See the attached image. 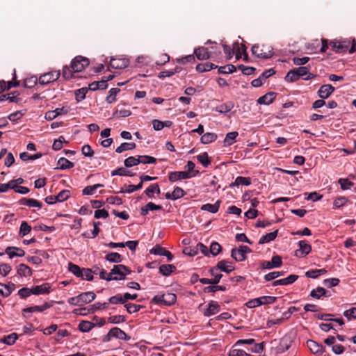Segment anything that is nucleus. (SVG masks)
<instances>
[{"instance_id": "f8f14e48", "label": "nucleus", "mask_w": 356, "mask_h": 356, "mask_svg": "<svg viewBox=\"0 0 356 356\" xmlns=\"http://www.w3.org/2000/svg\"><path fill=\"white\" fill-rule=\"evenodd\" d=\"M335 88L330 84L323 85L318 91V95L321 99H326L334 91Z\"/></svg>"}, {"instance_id": "4be33fe9", "label": "nucleus", "mask_w": 356, "mask_h": 356, "mask_svg": "<svg viewBox=\"0 0 356 356\" xmlns=\"http://www.w3.org/2000/svg\"><path fill=\"white\" fill-rule=\"evenodd\" d=\"M252 183L251 178L248 177H241L238 176L236 178L234 182H232L229 184L230 188H233L234 186H238L240 185L242 186H249Z\"/></svg>"}, {"instance_id": "0eeeda50", "label": "nucleus", "mask_w": 356, "mask_h": 356, "mask_svg": "<svg viewBox=\"0 0 356 356\" xmlns=\"http://www.w3.org/2000/svg\"><path fill=\"white\" fill-rule=\"evenodd\" d=\"M300 248L296 250L294 255L296 257L302 258L309 254L312 251V245L305 240L300 241L298 243Z\"/></svg>"}, {"instance_id": "423d86ee", "label": "nucleus", "mask_w": 356, "mask_h": 356, "mask_svg": "<svg viewBox=\"0 0 356 356\" xmlns=\"http://www.w3.org/2000/svg\"><path fill=\"white\" fill-rule=\"evenodd\" d=\"M54 301L51 302H45L42 305H35L26 308H24L22 309L23 316L26 318H29V316H26L25 313H31V312H42L44 310L51 308L54 305Z\"/></svg>"}, {"instance_id": "7c9ffc66", "label": "nucleus", "mask_w": 356, "mask_h": 356, "mask_svg": "<svg viewBox=\"0 0 356 356\" xmlns=\"http://www.w3.org/2000/svg\"><path fill=\"white\" fill-rule=\"evenodd\" d=\"M176 270V267L172 264H162L159 266V273L163 276H169Z\"/></svg>"}, {"instance_id": "338daca9", "label": "nucleus", "mask_w": 356, "mask_h": 356, "mask_svg": "<svg viewBox=\"0 0 356 356\" xmlns=\"http://www.w3.org/2000/svg\"><path fill=\"white\" fill-rule=\"evenodd\" d=\"M299 79V77L297 75L296 72L294 69L288 72L286 76H285V80L287 82H295Z\"/></svg>"}, {"instance_id": "c85d7f7f", "label": "nucleus", "mask_w": 356, "mask_h": 356, "mask_svg": "<svg viewBox=\"0 0 356 356\" xmlns=\"http://www.w3.org/2000/svg\"><path fill=\"white\" fill-rule=\"evenodd\" d=\"M68 270L70 272L73 273L76 277L83 278V268H81L76 264H74L72 262H70L68 264Z\"/></svg>"}, {"instance_id": "de8ad7c7", "label": "nucleus", "mask_w": 356, "mask_h": 356, "mask_svg": "<svg viewBox=\"0 0 356 356\" xmlns=\"http://www.w3.org/2000/svg\"><path fill=\"white\" fill-rule=\"evenodd\" d=\"M88 91V88L84 87L75 90V99L77 102L83 100L86 98V93Z\"/></svg>"}, {"instance_id": "6ab92c4d", "label": "nucleus", "mask_w": 356, "mask_h": 356, "mask_svg": "<svg viewBox=\"0 0 356 356\" xmlns=\"http://www.w3.org/2000/svg\"><path fill=\"white\" fill-rule=\"evenodd\" d=\"M220 311V305L217 302L210 301L208 304V307L204 312V316H211L216 314Z\"/></svg>"}, {"instance_id": "f3484780", "label": "nucleus", "mask_w": 356, "mask_h": 356, "mask_svg": "<svg viewBox=\"0 0 356 356\" xmlns=\"http://www.w3.org/2000/svg\"><path fill=\"white\" fill-rule=\"evenodd\" d=\"M112 332L113 338L118 339L119 340H123L125 341H129L131 337L127 334L124 331L118 327H114L111 329Z\"/></svg>"}, {"instance_id": "393cba45", "label": "nucleus", "mask_w": 356, "mask_h": 356, "mask_svg": "<svg viewBox=\"0 0 356 356\" xmlns=\"http://www.w3.org/2000/svg\"><path fill=\"white\" fill-rule=\"evenodd\" d=\"M96 326V324L88 321H81L79 325L78 329L81 332H90L93 327Z\"/></svg>"}, {"instance_id": "49530a36", "label": "nucleus", "mask_w": 356, "mask_h": 356, "mask_svg": "<svg viewBox=\"0 0 356 356\" xmlns=\"http://www.w3.org/2000/svg\"><path fill=\"white\" fill-rule=\"evenodd\" d=\"M236 71V67L232 64L226 65L221 66L218 68L219 74H231Z\"/></svg>"}, {"instance_id": "5701e85b", "label": "nucleus", "mask_w": 356, "mask_h": 356, "mask_svg": "<svg viewBox=\"0 0 356 356\" xmlns=\"http://www.w3.org/2000/svg\"><path fill=\"white\" fill-rule=\"evenodd\" d=\"M231 257L236 261H243L247 259V256L243 253L242 250L239 248V247L238 248H234L232 249Z\"/></svg>"}, {"instance_id": "680f3d73", "label": "nucleus", "mask_w": 356, "mask_h": 356, "mask_svg": "<svg viewBox=\"0 0 356 356\" xmlns=\"http://www.w3.org/2000/svg\"><path fill=\"white\" fill-rule=\"evenodd\" d=\"M284 271H273L270 272L266 275H264V280L266 282H269L271 280H273L276 279L277 277L284 275Z\"/></svg>"}, {"instance_id": "09e8293b", "label": "nucleus", "mask_w": 356, "mask_h": 356, "mask_svg": "<svg viewBox=\"0 0 356 356\" xmlns=\"http://www.w3.org/2000/svg\"><path fill=\"white\" fill-rule=\"evenodd\" d=\"M140 163V160L138 159V156H129L124 161V165L126 168H131L136 166Z\"/></svg>"}, {"instance_id": "37998d69", "label": "nucleus", "mask_w": 356, "mask_h": 356, "mask_svg": "<svg viewBox=\"0 0 356 356\" xmlns=\"http://www.w3.org/2000/svg\"><path fill=\"white\" fill-rule=\"evenodd\" d=\"M127 321V316L124 315H114L111 316L107 318L109 323L120 324Z\"/></svg>"}, {"instance_id": "052dcab7", "label": "nucleus", "mask_w": 356, "mask_h": 356, "mask_svg": "<svg viewBox=\"0 0 356 356\" xmlns=\"http://www.w3.org/2000/svg\"><path fill=\"white\" fill-rule=\"evenodd\" d=\"M310 69H311V66L309 65H308L307 66H301V67L300 66L297 68H294L299 79L300 77L305 76L307 74H308V71H309Z\"/></svg>"}, {"instance_id": "a18cd8bd", "label": "nucleus", "mask_w": 356, "mask_h": 356, "mask_svg": "<svg viewBox=\"0 0 356 356\" xmlns=\"http://www.w3.org/2000/svg\"><path fill=\"white\" fill-rule=\"evenodd\" d=\"M135 147L136 144L134 143H123L116 148L115 152L120 154L125 150L134 149Z\"/></svg>"}, {"instance_id": "864d4df0", "label": "nucleus", "mask_w": 356, "mask_h": 356, "mask_svg": "<svg viewBox=\"0 0 356 356\" xmlns=\"http://www.w3.org/2000/svg\"><path fill=\"white\" fill-rule=\"evenodd\" d=\"M163 297L165 300V306H171L177 301V296L173 293L163 294Z\"/></svg>"}, {"instance_id": "4468645a", "label": "nucleus", "mask_w": 356, "mask_h": 356, "mask_svg": "<svg viewBox=\"0 0 356 356\" xmlns=\"http://www.w3.org/2000/svg\"><path fill=\"white\" fill-rule=\"evenodd\" d=\"M307 345L311 352L314 354L321 355L325 351V347L313 340H308Z\"/></svg>"}, {"instance_id": "473e14b6", "label": "nucleus", "mask_w": 356, "mask_h": 356, "mask_svg": "<svg viewBox=\"0 0 356 356\" xmlns=\"http://www.w3.org/2000/svg\"><path fill=\"white\" fill-rule=\"evenodd\" d=\"M218 138V136L215 133L207 132L204 134L201 137V143L202 144H209L213 141H215Z\"/></svg>"}, {"instance_id": "6e6552de", "label": "nucleus", "mask_w": 356, "mask_h": 356, "mask_svg": "<svg viewBox=\"0 0 356 356\" xmlns=\"http://www.w3.org/2000/svg\"><path fill=\"white\" fill-rule=\"evenodd\" d=\"M213 53H216V51H209L208 48L204 47H199L194 49V54L200 60H207L212 57Z\"/></svg>"}, {"instance_id": "2eb2a0df", "label": "nucleus", "mask_w": 356, "mask_h": 356, "mask_svg": "<svg viewBox=\"0 0 356 356\" xmlns=\"http://www.w3.org/2000/svg\"><path fill=\"white\" fill-rule=\"evenodd\" d=\"M51 285L49 283L45 282L41 285H36L32 287L33 294H49L50 293Z\"/></svg>"}, {"instance_id": "ddd939ff", "label": "nucleus", "mask_w": 356, "mask_h": 356, "mask_svg": "<svg viewBox=\"0 0 356 356\" xmlns=\"http://www.w3.org/2000/svg\"><path fill=\"white\" fill-rule=\"evenodd\" d=\"M214 269H218L222 272L229 273L234 270V267L232 265V262L227 260L219 261L214 266Z\"/></svg>"}, {"instance_id": "f257e3e1", "label": "nucleus", "mask_w": 356, "mask_h": 356, "mask_svg": "<svg viewBox=\"0 0 356 356\" xmlns=\"http://www.w3.org/2000/svg\"><path fill=\"white\" fill-rule=\"evenodd\" d=\"M90 64L88 58L77 56L71 61L70 66L65 65L63 68L62 77L65 80L75 78L74 73L80 72Z\"/></svg>"}, {"instance_id": "f704fd0d", "label": "nucleus", "mask_w": 356, "mask_h": 356, "mask_svg": "<svg viewBox=\"0 0 356 356\" xmlns=\"http://www.w3.org/2000/svg\"><path fill=\"white\" fill-rule=\"evenodd\" d=\"M142 188V183H139L137 185H124L123 187L121 188L120 191L118 192L120 193H131L136 191L140 190Z\"/></svg>"}, {"instance_id": "39448f33", "label": "nucleus", "mask_w": 356, "mask_h": 356, "mask_svg": "<svg viewBox=\"0 0 356 356\" xmlns=\"http://www.w3.org/2000/svg\"><path fill=\"white\" fill-rule=\"evenodd\" d=\"M60 76V70L51 71L41 74L38 78V82L40 85H47L57 81Z\"/></svg>"}, {"instance_id": "a19ab883", "label": "nucleus", "mask_w": 356, "mask_h": 356, "mask_svg": "<svg viewBox=\"0 0 356 356\" xmlns=\"http://www.w3.org/2000/svg\"><path fill=\"white\" fill-rule=\"evenodd\" d=\"M197 161L204 167L207 168L211 164V159L209 157L207 152H203L197 156Z\"/></svg>"}, {"instance_id": "a211bd4d", "label": "nucleus", "mask_w": 356, "mask_h": 356, "mask_svg": "<svg viewBox=\"0 0 356 356\" xmlns=\"http://www.w3.org/2000/svg\"><path fill=\"white\" fill-rule=\"evenodd\" d=\"M276 96H277L276 92H269L265 94L264 95L260 97L257 99V103L259 104L269 105L271 103H273L274 99L276 98Z\"/></svg>"}, {"instance_id": "bb28decb", "label": "nucleus", "mask_w": 356, "mask_h": 356, "mask_svg": "<svg viewBox=\"0 0 356 356\" xmlns=\"http://www.w3.org/2000/svg\"><path fill=\"white\" fill-rule=\"evenodd\" d=\"M122 264H117L114 265L113 268L111 270V274H114L115 276V280H124V274L122 271V269H121Z\"/></svg>"}, {"instance_id": "58836bf2", "label": "nucleus", "mask_w": 356, "mask_h": 356, "mask_svg": "<svg viewBox=\"0 0 356 356\" xmlns=\"http://www.w3.org/2000/svg\"><path fill=\"white\" fill-rule=\"evenodd\" d=\"M112 176L119 175V176H127V177H133L135 175L134 173L131 171L127 170L124 168H118L116 170H114L111 172Z\"/></svg>"}, {"instance_id": "5fc2aeb1", "label": "nucleus", "mask_w": 356, "mask_h": 356, "mask_svg": "<svg viewBox=\"0 0 356 356\" xmlns=\"http://www.w3.org/2000/svg\"><path fill=\"white\" fill-rule=\"evenodd\" d=\"M120 90L118 88H111L108 93V96L106 97V101L108 103V104H111L113 102H114L116 99H115V96L117 95V94L118 92H120Z\"/></svg>"}, {"instance_id": "7ed1b4c3", "label": "nucleus", "mask_w": 356, "mask_h": 356, "mask_svg": "<svg viewBox=\"0 0 356 356\" xmlns=\"http://www.w3.org/2000/svg\"><path fill=\"white\" fill-rule=\"evenodd\" d=\"M96 298V295L92 291L83 292L76 296L70 298L67 302L74 306H83L93 301Z\"/></svg>"}, {"instance_id": "c9c22d12", "label": "nucleus", "mask_w": 356, "mask_h": 356, "mask_svg": "<svg viewBox=\"0 0 356 356\" xmlns=\"http://www.w3.org/2000/svg\"><path fill=\"white\" fill-rule=\"evenodd\" d=\"M108 307V302H96L88 307V313L94 314L97 310L106 309Z\"/></svg>"}, {"instance_id": "13d9d810", "label": "nucleus", "mask_w": 356, "mask_h": 356, "mask_svg": "<svg viewBox=\"0 0 356 356\" xmlns=\"http://www.w3.org/2000/svg\"><path fill=\"white\" fill-rule=\"evenodd\" d=\"M31 230V227L28 224L26 221L22 222L19 227V235L24 236L27 235Z\"/></svg>"}, {"instance_id": "c756f323", "label": "nucleus", "mask_w": 356, "mask_h": 356, "mask_svg": "<svg viewBox=\"0 0 356 356\" xmlns=\"http://www.w3.org/2000/svg\"><path fill=\"white\" fill-rule=\"evenodd\" d=\"M278 234V229L262 236L259 241V244H264L274 241Z\"/></svg>"}, {"instance_id": "412c9836", "label": "nucleus", "mask_w": 356, "mask_h": 356, "mask_svg": "<svg viewBox=\"0 0 356 356\" xmlns=\"http://www.w3.org/2000/svg\"><path fill=\"white\" fill-rule=\"evenodd\" d=\"M74 165V163L71 162L70 161L64 157H61L58 159L57 162V167L55 168V169L64 170L72 168Z\"/></svg>"}, {"instance_id": "dca6fc26", "label": "nucleus", "mask_w": 356, "mask_h": 356, "mask_svg": "<svg viewBox=\"0 0 356 356\" xmlns=\"http://www.w3.org/2000/svg\"><path fill=\"white\" fill-rule=\"evenodd\" d=\"M298 279V275H290L289 276H288L286 278H283V279H280V280H277L273 281L272 282V286H278V285H284V286H286V285L291 284L293 282H295Z\"/></svg>"}, {"instance_id": "c03bdc74", "label": "nucleus", "mask_w": 356, "mask_h": 356, "mask_svg": "<svg viewBox=\"0 0 356 356\" xmlns=\"http://www.w3.org/2000/svg\"><path fill=\"white\" fill-rule=\"evenodd\" d=\"M103 186H104V185L100 184L88 186L85 187L84 189L82 191V193H83V195H91L95 193V191L97 188L103 187Z\"/></svg>"}, {"instance_id": "20e7f679", "label": "nucleus", "mask_w": 356, "mask_h": 356, "mask_svg": "<svg viewBox=\"0 0 356 356\" xmlns=\"http://www.w3.org/2000/svg\"><path fill=\"white\" fill-rule=\"evenodd\" d=\"M251 51L253 55L262 59H268L274 56L273 48L270 45L260 46L259 44H255L252 47Z\"/></svg>"}, {"instance_id": "603ef678", "label": "nucleus", "mask_w": 356, "mask_h": 356, "mask_svg": "<svg viewBox=\"0 0 356 356\" xmlns=\"http://www.w3.org/2000/svg\"><path fill=\"white\" fill-rule=\"evenodd\" d=\"M124 307L127 309L128 313L134 314L140 311L141 308H143V306L134 303H126Z\"/></svg>"}, {"instance_id": "72a5a7b5", "label": "nucleus", "mask_w": 356, "mask_h": 356, "mask_svg": "<svg viewBox=\"0 0 356 356\" xmlns=\"http://www.w3.org/2000/svg\"><path fill=\"white\" fill-rule=\"evenodd\" d=\"M144 193L148 197L152 198L154 197L153 193L160 194L161 190L158 184H152L145 189Z\"/></svg>"}, {"instance_id": "aec40b11", "label": "nucleus", "mask_w": 356, "mask_h": 356, "mask_svg": "<svg viewBox=\"0 0 356 356\" xmlns=\"http://www.w3.org/2000/svg\"><path fill=\"white\" fill-rule=\"evenodd\" d=\"M330 296L331 294L321 286H318L310 292V296L316 299H320L322 296L330 297Z\"/></svg>"}, {"instance_id": "4c0bfd02", "label": "nucleus", "mask_w": 356, "mask_h": 356, "mask_svg": "<svg viewBox=\"0 0 356 356\" xmlns=\"http://www.w3.org/2000/svg\"><path fill=\"white\" fill-rule=\"evenodd\" d=\"M234 103L232 102H228L225 104H222L218 106L216 108V111L220 113H227L229 112L234 108Z\"/></svg>"}, {"instance_id": "e433bc0d", "label": "nucleus", "mask_w": 356, "mask_h": 356, "mask_svg": "<svg viewBox=\"0 0 356 356\" xmlns=\"http://www.w3.org/2000/svg\"><path fill=\"white\" fill-rule=\"evenodd\" d=\"M105 259L106 261L111 263H120L123 257L118 252H110L106 255Z\"/></svg>"}, {"instance_id": "6e6d98bb", "label": "nucleus", "mask_w": 356, "mask_h": 356, "mask_svg": "<svg viewBox=\"0 0 356 356\" xmlns=\"http://www.w3.org/2000/svg\"><path fill=\"white\" fill-rule=\"evenodd\" d=\"M138 159L140 160V163L143 164L155 163L156 162V158L149 155H139Z\"/></svg>"}, {"instance_id": "a878e982", "label": "nucleus", "mask_w": 356, "mask_h": 356, "mask_svg": "<svg viewBox=\"0 0 356 356\" xmlns=\"http://www.w3.org/2000/svg\"><path fill=\"white\" fill-rule=\"evenodd\" d=\"M220 203H221L220 200H217L216 202V203L213 204H209V203L203 204L201 207V210L207 211H209V212H210L211 213H216L219 210Z\"/></svg>"}, {"instance_id": "9b49d317", "label": "nucleus", "mask_w": 356, "mask_h": 356, "mask_svg": "<svg viewBox=\"0 0 356 356\" xmlns=\"http://www.w3.org/2000/svg\"><path fill=\"white\" fill-rule=\"evenodd\" d=\"M129 65V60L123 58H112L110 61V66L114 69H124Z\"/></svg>"}, {"instance_id": "4d7b16f0", "label": "nucleus", "mask_w": 356, "mask_h": 356, "mask_svg": "<svg viewBox=\"0 0 356 356\" xmlns=\"http://www.w3.org/2000/svg\"><path fill=\"white\" fill-rule=\"evenodd\" d=\"M38 81V79L35 76H32L27 78L24 81V86L26 88H32L34 87Z\"/></svg>"}, {"instance_id": "774afa93", "label": "nucleus", "mask_w": 356, "mask_h": 356, "mask_svg": "<svg viewBox=\"0 0 356 356\" xmlns=\"http://www.w3.org/2000/svg\"><path fill=\"white\" fill-rule=\"evenodd\" d=\"M343 316L348 320L356 319V307H352L343 312Z\"/></svg>"}, {"instance_id": "69168bd1", "label": "nucleus", "mask_w": 356, "mask_h": 356, "mask_svg": "<svg viewBox=\"0 0 356 356\" xmlns=\"http://www.w3.org/2000/svg\"><path fill=\"white\" fill-rule=\"evenodd\" d=\"M186 194V191L181 188V187L176 186L175 187L172 191V196L175 197V200L179 199L183 197Z\"/></svg>"}, {"instance_id": "ea45409f", "label": "nucleus", "mask_w": 356, "mask_h": 356, "mask_svg": "<svg viewBox=\"0 0 356 356\" xmlns=\"http://www.w3.org/2000/svg\"><path fill=\"white\" fill-rule=\"evenodd\" d=\"M226 290H227L226 286H224V285H217V284H212L211 286H205L203 289V291L204 293H215L217 291H225Z\"/></svg>"}, {"instance_id": "f03ea898", "label": "nucleus", "mask_w": 356, "mask_h": 356, "mask_svg": "<svg viewBox=\"0 0 356 356\" xmlns=\"http://www.w3.org/2000/svg\"><path fill=\"white\" fill-rule=\"evenodd\" d=\"M330 46L332 50L337 54H343L347 51L350 54H353L356 51V42L355 39L352 41L348 39L330 40Z\"/></svg>"}, {"instance_id": "e2e57ef3", "label": "nucleus", "mask_w": 356, "mask_h": 356, "mask_svg": "<svg viewBox=\"0 0 356 356\" xmlns=\"http://www.w3.org/2000/svg\"><path fill=\"white\" fill-rule=\"evenodd\" d=\"M108 302L109 303L113 305L125 304L124 300L123 299V296L121 295L120 293H118L115 296L109 298Z\"/></svg>"}, {"instance_id": "b1692460", "label": "nucleus", "mask_w": 356, "mask_h": 356, "mask_svg": "<svg viewBox=\"0 0 356 356\" xmlns=\"http://www.w3.org/2000/svg\"><path fill=\"white\" fill-rule=\"evenodd\" d=\"M17 273L20 277H27L32 275L31 268L24 264H20L19 266H17Z\"/></svg>"}, {"instance_id": "0e129e2a", "label": "nucleus", "mask_w": 356, "mask_h": 356, "mask_svg": "<svg viewBox=\"0 0 356 356\" xmlns=\"http://www.w3.org/2000/svg\"><path fill=\"white\" fill-rule=\"evenodd\" d=\"M218 270V269H214V267L211 268L209 270V273H210L211 275L213 277V278H211L212 281L213 282V284H218L220 282L221 278L222 277V274L216 273V271Z\"/></svg>"}, {"instance_id": "79ce46f5", "label": "nucleus", "mask_w": 356, "mask_h": 356, "mask_svg": "<svg viewBox=\"0 0 356 356\" xmlns=\"http://www.w3.org/2000/svg\"><path fill=\"white\" fill-rule=\"evenodd\" d=\"M18 338V335L16 333H11L7 336H4L0 341L7 345H13Z\"/></svg>"}, {"instance_id": "8fccbe9b", "label": "nucleus", "mask_w": 356, "mask_h": 356, "mask_svg": "<svg viewBox=\"0 0 356 356\" xmlns=\"http://www.w3.org/2000/svg\"><path fill=\"white\" fill-rule=\"evenodd\" d=\"M42 154L39 152L33 155H29L27 152L20 153L19 157L22 161H28V160H36L42 157Z\"/></svg>"}, {"instance_id": "cd10ccee", "label": "nucleus", "mask_w": 356, "mask_h": 356, "mask_svg": "<svg viewBox=\"0 0 356 356\" xmlns=\"http://www.w3.org/2000/svg\"><path fill=\"white\" fill-rule=\"evenodd\" d=\"M217 67H218V65H216L212 63H210V62H207L205 63L197 64L196 66V70L200 73H202L204 72H209L211 70L216 69Z\"/></svg>"}, {"instance_id": "2f4dec72", "label": "nucleus", "mask_w": 356, "mask_h": 356, "mask_svg": "<svg viewBox=\"0 0 356 356\" xmlns=\"http://www.w3.org/2000/svg\"><path fill=\"white\" fill-rule=\"evenodd\" d=\"M238 136V133L237 131L227 133L223 141L224 146L228 147L232 145L236 141V138Z\"/></svg>"}, {"instance_id": "9d476101", "label": "nucleus", "mask_w": 356, "mask_h": 356, "mask_svg": "<svg viewBox=\"0 0 356 356\" xmlns=\"http://www.w3.org/2000/svg\"><path fill=\"white\" fill-rule=\"evenodd\" d=\"M192 178V175L185 171H174L168 174V179L170 182H175L181 179H187Z\"/></svg>"}, {"instance_id": "1a4fd4ad", "label": "nucleus", "mask_w": 356, "mask_h": 356, "mask_svg": "<svg viewBox=\"0 0 356 356\" xmlns=\"http://www.w3.org/2000/svg\"><path fill=\"white\" fill-rule=\"evenodd\" d=\"M293 339L291 336L285 335L280 340V344L277 347V352L279 353H283L287 351L293 344Z\"/></svg>"}, {"instance_id": "3c124183", "label": "nucleus", "mask_w": 356, "mask_h": 356, "mask_svg": "<svg viewBox=\"0 0 356 356\" xmlns=\"http://www.w3.org/2000/svg\"><path fill=\"white\" fill-rule=\"evenodd\" d=\"M195 164L193 161H188L186 165L185 166V169H186L185 172H188L189 175H192V177H195L200 172L198 170H195Z\"/></svg>"}, {"instance_id": "bf43d9fd", "label": "nucleus", "mask_w": 356, "mask_h": 356, "mask_svg": "<svg viewBox=\"0 0 356 356\" xmlns=\"http://www.w3.org/2000/svg\"><path fill=\"white\" fill-rule=\"evenodd\" d=\"M221 245L218 242H213L210 246L209 255L211 254L213 256H216L221 252Z\"/></svg>"}]
</instances>
